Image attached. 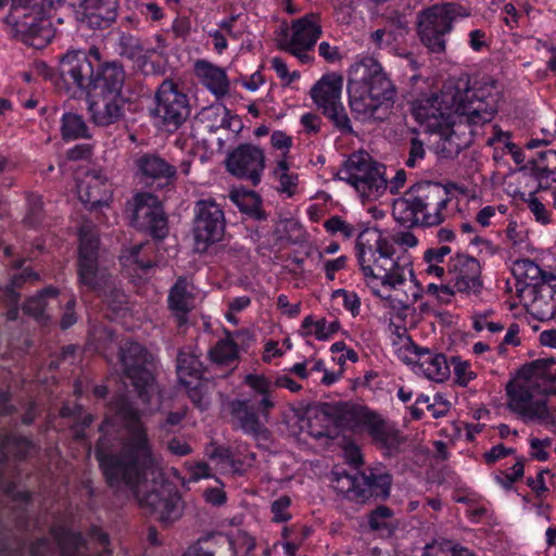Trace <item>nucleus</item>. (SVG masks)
I'll list each match as a JSON object with an SVG mask.
<instances>
[{"label": "nucleus", "mask_w": 556, "mask_h": 556, "mask_svg": "<svg viewBox=\"0 0 556 556\" xmlns=\"http://www.w3.org/2000/svg\"><path fill=\"white\" fill-rule=\"evenodd\" d=\"M110 408L128 432V439L119 452L112 450L106 437H100L94 444V458L101 475L110 489L122 488L137 491L154 466L152 446L142 422V413L127 394H116Z\"/></svg>", "instance_id": "f257e3e1"}, {"label": "nucleus", "mask_w": 556, "mask_h": 556, "mask_svg": "<svg viewBox=\"0 0 556 556\" xmlns=\"http://www.w3.org/2000/svg\"><path fill=\"white\" fill-rule=\"evenodd\" d=\"M500 93L492 80L470 83L468 76L450 79L440 93H421L410 103L414 119L427 134L456 117L469 128L490 123L498 110Z\"/></svg>", "instance_id": "f03ea898"}, {"label": "nucleus", "mask_w": 556, "mask_h": 556, "mask_svg": "<svg viewBox=\"0 0 556 556\" xmlns=\"http://www.w3.org/2000/svg\"><path fill=\"white\" fill-rule=\"evenodd\" d=\"M361 79L348 81L349 105L363 119L383 122L393 112L396 88L382 65L372 55L363 56L357 63Z\"/></svg>", "instance_id": "7ed1b4c3"}, {"label": "nucleus", "mask_w": 556, "mask_h": 556, "mask_svg": "<svg viewBox=\"0 0 556 556\" xmlns=\"http://www.w3.org/2000/svg\"><path fill=\"white\" fill-rule=\"evenodd\" d=\"M448 203V192L442 185L419 181L393 200L392 216L406 229L435 227L445 220Z\"/></svg>", "instance_id": "20e7f679"}, {"label": "nucleus", "mask_w": 556, "mask_h": 556, "mask_svg": "<svg viewBox=\"0 0 556 556\" xmlns=\"http://www.w3.org/2000/svg\"><path fill=\"white\" fill-rule=\"evenodd\" d=\"M126 73L121 62L106 61L98 65L90 90L88 110L97 126L106 127L125 117L132 104L124 90Z\"/></svg>", "instance_id": "39448f33"}, {"label": "nucleus", "mask_w": 556, "mask_h": 556, "mask_svg": "<svg viewBox=\"0 0 556 556\" xmlns=\"http://www.w3.org/2000/svg\"><path fill=\"white\" fill-rule=\"evenodd\" d=\"M356 258L363 275L381 279L382 286L395 288L405 282L404 267L394 258L396 248L377 228L359 232L355 243Z\"/></svg>", "instance_id": "423d86ee"}, {"label": "nucleus", "mask_w": 556, "mask_h": 556, "mask_svg": "<svg viewBox=\"0 0 556 556\" xmlns=\"http://www.w3.org/2000/svg\"><path fill=\"white\" fill-rule=\"evenodd\" d=\"M99 245L98 236L87 228H80L77 257L78 283L99 296L106 298L110 293L114 302L122 304L125 294L114 288L112 275L99 266Z\"/></svg>", "instance_id": "0eeeda50"}, {"label": "nucleus", "mask_w": 556, "mask_h": 556, "mask_svg": "<svg viewBox=\"0 0 556 556\" xmlns=\"http://www.w3.org/2000/svg\"><path fill=\"white\" fill-rule=\"evenodd\" d=\"M471 15V10L458 2H442L418 13L417 33L421 43L432 53L446 50V36L454 29L457 18Z\"/></svg>", "instance_id": "6e6552de"}, {"label": "nucleus", "mask_w": 556, "mask_h": 556, "mask_svg": "<svg viewBox=\"0 0 556 556\" xmlns=\"http://www.w3.org/2000/svg\"><path fill=\"white\" fill-rule=\"evenodd\" d=\"M118 357L125 383L142 404H150L156 391L153 355L142 344L128 341L119 346Z\"/></svg>", "instance_id": "1a4fd4ad"}, {"label": "nucleus", "mask_w": 556, "mask_h": 556, "mask_svg": "<svg viewBox=\"0 0 556 556\" xmlns=\"http://www.w3.org/2000/svg\"><path fill=\"white\" fill-rule=\"evenodd\" d=\"M60 3L61 0H12L15 10L25 11L13 24L15 37L35 48L50 42L53 37L50 16Z\"/></svg>", "instance_id": "9d476101"}, {"label": "nucleus", "mask_w": 556, "mask_h": 556, "mask_svg": "<svg viewBox=\"0 0 556 556\" xmlns=\"http://www.w3.org/2000/svg\"><path fill=\"white\" fill-rule=\"evenodd\" d=\"M101 53L98 48L92 47L88 51H67L60 62V77L65 91L71 97L89 96L98 65H100Z\"/></svg>", "instance_id": "9b49d317"}, {"label": "nucleus", "mask_w": 556, "mask_h": 556, "mask_svg": "<svg viewBox=\"0 0 556 556\" xmlns=\"http://www.w3.org/2000/svg\"><path fill=\"white\" fill-rule=\"evenodd\" d=\"M154 104L152 116L169 132L180 128L191 114L190 98L184 86L170 78L164 79L157 87Z\"/></svg>", "instance_id": "f8f14e48"}, {"label": "nucleus", "mask_w": 556, "mask_h": 556, "mask_svg": "<svg viewBox=\"0 0 556 556\" xmlns=\"http://www.w3.org/2000/svg\"><path fill=\"white\" fill-rule=\"evenodd\" d=\"M345 488L346 498L356 503L383 502L390 496L393 477L379 465L366 467L355 475H344L338 480Z\"/></svg>", "instance_id": "ddd939ff"}, {"label": "nucleus", "mask_w": 556, "mask_h": 556, "mask_svg": "<svg viewBox=\"0 0 556 556\" xmlns=\"http://www.w3.org/2000/svg\"><path fill=\"white\" fill-rule=\"evenodd\" d=\"M130 225L154 242L163 241L169 233L168 216L161 200L149 192H139L129 203Z\"/></svg>", "instance_id": "4468645a"}, {"label": "nucleus", "mask_w": 556, "mask_h": 556, "mask_svg": "<svg viewBox=\"0 0 556 556\" xmlns=\"http://www.w3.org/2000/svg\"><path fill=\"white\" fill-rule=\"evenodd\" d=\"M346 180L363 197L378 198L387 189L386 167L365 152L352 153L344 164Z\"/></svg>", "instance_id": "2eb2a0df"}, {"label": "nucleus", "mask_w": 556, "mask_h": 556, "mask_svg": "<svg viewBox=\"0 0 556 556\" xmlns=\"http://www.w3.org/2000/svg\"><path fill=\"white\" fill-rule=\"evenodd\" d=\"M292 33L286 30L279 40L278 48L299 60L301 64H311L315 56L314 48L323 34L320 16L307 13L292 22Z\"/></svg>", "instance_id": "dca6fc26"}, {"label": "nucleus", "mask_w": 556, "mask_h": 556, "mask_svg": "<svg viewBox=\"0 0 556 556\" xmlns=\"http://www.w3.org/2000/svg\"><path fill=\"white\" fill-rule=\"evenodd\" d=\"M137 496L139 505L148 509L163 525H170L182 515L181 493L169 480L154 482L148 492Z\"/></svg>", "instance_id": "f3484780"}, {"label": "nucleus", "mask_w": 556, "mask_h": 556, "mask_svg": "<svg viewBox=\"0 0 556 556\" xmlns=\"http://www.w3.org/2000/svg\"><path fill=\"white\" fill-rule=\"evenodd\" d=\"M225 166L231 176L257 187L266 167L265 151L251 142L239 143L227 153Z\"/></svg>", "instance_id": "a211bd4d"}, {"label": "nucleus", "mask_w": 556, "mask_h": 556, "mask_svg": "<svg viewBox=\"0 0 556 556\" xmlns=\"http://www.w3.org/2000/svg\"><path fill=\"white\" fill-rule=\"evenodd\" d=\"M228 412L233 429L242 431L256 441L267 442L271 438L270 430L265 426L269 415H264L256 402V396L233 399L228 403Z\"/></svg>", "instance_id": "6ab92c4d"}, {"label": "nucleus", "mask_w": 556, "mask_h": 556, "mask_svg": "<svg viewBox=\"0 0 556 556\" xmlns=\"http://www.w3.org/2000/svg\"><path fill=\"white\" fill-rule=\"evenodd\" d=\"M226 220L223 208L214 200H200L194 207L193 233L198 249L206 250L225 233Z\"/></svg>", "instance_id": "aec40b11"}, {"label": "nucleus", "mask_w": 556, "mask_h": 556, "mask_svg": "<svg viewBox=\"0 0 556 556\" xmlns=\"http://www.w3.org/2000/svg\"><path fill=\"white\" fill-rule=\"evenodd\" d=\"M204 365L199 356L180 351L176 359V372L179 383L185 387L188 397L201 412L208 408L206 383L203 379Z\"/></svg>", "instance_id": "412c9836"}, {"label": "nucleus", "mask_w": 556, "mask_h": 556, "mask_svg": "<svg viewBox=\"0 0 556 556\" xmlns=\"http://www.w3.org/2000/svg\"><path fill=\"white\" fill-rule=\"evenodd\" d=\"M507 406L510 412L519 415L523 421H546L552 414L545 400H533L529 387L515 381L506 386Z\"/></svg>", "instance_id": "4be33fe9"}, {"label": "nucleus", "mask_w": 556, "mask_h": 556, "mask_svg": "<svg viewBox=\"0 0 556 556\" xmlns=\"http://www.w3.org/2000/svg\"><path fill=\"white\" fill-rule=\"evenodd\" d=\"M80 27L103 30L116 21L118 0H76L72 3Z\"/></svg>", "instance_id": "5701e85b"}, {"label": "nucleus", "mask_w": 556, "mask_h": 556, "mask_svg": "<svg viewBox=\"0 0 556 556\" xmlns=\"http://www.w3.org/2000/svg\"><path fill=\"white\" fill-rule=\"evenodd\" d=\"M448 271L459 294L479 296L483 289L480 262L468 254L457 253L450 258Z\"/></svg>", "instance_id": "b1692460"}, {"label": "nucleus", "mask_w": 556, "mask_h": 556, "mask_svg": "<svg viewBox=\"0 0 556 556\" xmlns=\"http://www.w3.org/2000/svg\"><path fill=\"white\" fill-rule=\"evenodd\" d=\"M361 424L371 442L388 454H395L403 443L400 430L390 425L380 414L369 408H363Z\"/></svg>", "instance_id": "393cba45"}, {"label": "nucleus", "mask_w": 556, "mask_h": 556, "mask_svg": "<svg viewBox=\"0 0 556 556\" xmlns=\"http://www.w3.org/2000/svg\"><path fill=\"white\" fill-rule=\"evenodd\" d=\"M77 193L85 208L94 212L109 205L113 191L109 179L100 170H92L77 185Z\"/></svg>", "instance_id": "a878e982"}, {"label": "nucleus", "mask_w": 556, "mask_h": 556, "mask_svg": "<svg viewBox=\"0 0 556 556\" xmlns=\"http://www.w3.org/2000/svg\"><path fill=\"white\" fill-rule=\"evenodd\" d=\"M137 173L140 180L147 185L157 182L168 186L177 177V168L156 153H143L136 160Z\"/></svg>", "instance_id": "bb28decb"}, {"label": "nucleus", "mask_w": 556, "mask_h": 556, "mask_svg": "<svg viewBox=\"0 0 556 556\" xmlns=\"http://www.w3.org/2000/svg\"><path fill=\"white\" fill-rule=\"evenodd\" d=\"M119 263L124 269L136 276L147 274L157 265V251L149 241L124 249L119 255Z\"/></svg>", "instance_id": "cd10ccee"}, {"label": "nucleus", "mask_w": 556, "mask_h": 556, "mask_svg": "<svg viewBox=\"0 0 556 556\" xmlns=\"http://www.w3.org/2000/svg\"><path fill=\"white\" fill-rule=\"evenodd\" d=\"M462 125L469 127L466 123H460L458 118L454 117L446 122V126L442 125L440 129L430 132V135L438 136V140L433 141L432 144L435 153L441 159L456 157L469 143V140L463 138L456 130V127Z\"/></svg>", "instance_id": "c85d7f7f"}, {"label": "nucleus", "mask_w": 556, "mask_h": 556, "mask_svg": "<svg viewBox=\"0 0 556 556\" xmlns=\"http://www.w3.org/2000/svg\"><path fill=\"white\" fill-rule=\"evenodd\" d=\"M417 357L419 366L427 378L442 382L450 376V366L443 353H434L428 348L410 342L409 349Z\"/></svg>", "instance_id": "c756f323"}, {"label": "nucleus", "mask_w": 556, "mask_h": 556, "mask_svg": "<svg viewBox=\"0 0 556 556\" xmlns=\"http://www.w3.org/2000/svg\"><path fill=\"white\" fill-rule=\"evenodd\" d=\"M192 291L193 285L185 276H179L168 291V308L178 317L179 324L186 321V316L192 308Z\"/></svg>", "instance_id": "7c9ffc66"}, {"label": "nucleus", "mask_w": 556, "mask_h": 556, "mask_svg": "<svg viewBox=\"0 0 556 556\" xmlns=\"http://www.w3.org/2000/svg\"><path fill=\"white\" fill-rule=\"evenodd\" d=\"M342 88V76L326 74L311 89V98L319 109L337 104L341 102Z\"/></svg>", "instance_id": "2f4dec72"}, {"label": "nucleus", "mask_w": 556, "mask_h": 556, "mask_svg": "<svg viewBox=\"0 0 556 556\" xmlns=\"http://www.w3.org/2000/svg\"><path fill=\"white\" fill-rule=\"evenodd\" d=\"M195 72L201 78L202 84L216 98L225 97L228 93L229 79L225 70L207 61L200 60L195 63Z\"/></svg>", "instance_id": "473e14b6"}, {"label": "nucleus", "mask_w": 556, "mask_h": 556, "mask_svg": "<svg viewBox=\"0 0 556 556\" xmlns=\"http://www.w3.org/2000/svg\"><path fill=\"white\" fill-rule=\"evenodd\" d=\"M244 383L250 387L256 395V402L264 415H270V410L275 407V386L270 379L264 375L249 374L244 378Z\"/></svg>", "instance_id": "72a5a7b5"}, {"label": "nucleus", "mask_w": 556, "mask_h": 556, "mask_svg": "<svg viewBox=\"0 0 556 556\" xmlns=\"http://www.w3.org/2000/svg\"><path fill=\"white\" fill-rule=\"evenodd\" d=\"M231 201L238 210L245 215V219L266 220L267 213L263 208V200L255 191H235L230 194Z\"/></svg>", "instance_id": "f704fd0d"}, {"label": "nucleus", "mask_w": 556, "mask_h": 556, "mask_svg": "<svg viewBox=\"0 0 556 556\" xmlns=\"http://www.w3.org/2000/svg\"><path fill=\"white\" fill-rule=\"evenodd\" d=\"M61 136L65 142L90 139V129L84 117L76 113L65 112L61 117Z\"/></svg>", "instance_id": "c9c22d12"}, {"label": "nucleus", "mask_w": 556, "mask_h": 556, "mask_svg": "<svg viewBox=\"0 0 556 556\" xmlns=\"http://www.w3.org/2000/svg\"><path fill=\"white\" fill-rule=\"evenodd\" d=\"M60 294L56 287L48 286L38 291L35 295L28 298L22 309L25 315L36 320H42L46 316L47 299H55Z\"/></svg>", "instance_id": "e433bc0d"}, {"label": "nucleus", "mask_w": 556, "mask_h": 556, "mask_svg": "<svg viewBox=\"0 0 556 556\" xmlns=\"http://www.w3.org/2000/svg\"><path fill=\"white\" fill-rule=\"evenodd\" d=\"M226 337L218 340L208 351L212 363L217 365H230L239 359V346L231 338V332L225 329Z\"/></svg>", "instance_id": "4c0bfd02"}, {"label": "nucleus", "mask_w": 556, "mask_h": 556, "mask_svg": "<svg viewBox=\"0 0 556 556\" xmlns=\"http://www.w3.org/2000/svg\"><path fill=\"white\" fill-rule=\"evenodd\" d=\"M289 169L290 164L288 160L281 157L276 161L271 175L274 179L279 182L278 191L291 198L295 193L299 175L296 173H291Z\"/></svg>", "instance_id": "58836bf2"}, {"label": "nucleus", "mask_w": 556, "mask_h": 556, "mask_svg": "<svg viewBox=\"0 0 556 556\" xmlns=\"http://www.w3.org/2000/svg\"><path fill=\"white\" fill-rule=\"evenodd\" d=\"M321 110L323 115L332 124L333 128L343 136L353 135L351 118L342 102L327 105Z\"/></svg>", "instance_id": "ea45409f"}, {"label": "nucleus", "mask_w": 556, "mask_h": 556, "mask_svg": "<svg viewBox=\"0 0 556 556\" xmlns=\"http://www.w3.org/2000/svg\"><path fill=\"white\" fill-rule=\"evenodd\" d=\"M61 413L64 417H74V425L72 426L73 435L78 441L85 440L87 430L94 420L93 415L84 412L80 405H75L74 408L63 407Z\"/></svg>", "instance_id": "a19ab883"}, {"label": "nucleus", "mask_w": 556, "mask_h": 556, "mask_svg": "<svg viewBox=\"0 0 556 556\" xmlns=\"http://www.w3.org/2000/svg\"><path fill=\"white\" fill-rule=\"evenodd\" d=\"M535 301L552 302L551 314L556 316V275L548 274L543 276V282H536L533 286Z\"/></svg>", "instance_id": "79ce46f5"}, {"label": "nucleus", "mask_w": 556, "mask_h": 556, "mask_svg": "<svg viewBox=\"0 0 556 556\" xmlns=\"http://www.w3.org/2000/svg\"><path fill=\"white\" fill-rule=\"evenodd\" d=\"M556 364L554 357L538 358L521 369L527 379L539 378L548 382V376H552V367Z\"/></svg>", "instance_id": "37998d69"}, {"label": "nucleus", "mask_w": 556, "mask_h": 556, "mask_svg": "<svg viewBox=\"0 0 556 556\" xmlns=\"http://www.w3.org/2000/svg\"><path fill=\"white\" fill-rule=\"evenodd\" d=\"M45 219L43 202L40 195L31 194L27 198V211L24 224L30 228H39Z\"/></svg>", "instance_id": "c03bdc74"}, {"label": "nucleus", "mask_w": 556, "mask_h": 556, "mask_svg": "<svg viewBox=\"0 0 556 556\" xmlns=\"http://www.w3.org/2000/svg\"><path fill=\"white\" fill-rule=\"evenodd\" d=\"M393 510L386 506L379 505L367 515V523L371 531L389 530V522L393 518Z\"/></svg>", "instance_id": "a18cd8bd"}, {"label": "nucleus", "mask_w": 556, "mask_h": 556, "mask_svg": "<svg viewBox=\"0 0 556 556\" xmlns=\"http://www.w3.org/2000/svg\"><path fill=\"white\" fill-rule=\"evenodd\" d=\"M510 472L500 471L495 476V482L500 484L506 491L513 490L514 483L519 481L525 475V463L522 459H518L515 465L510 468Z\"/></svg>", "instance_id": "49530a36"}, {"label": "nucleus", "mask_w": 556, "mask_h": 556, "mask_svg": "<svg viewBox=\"0 0 556 556\" xmlns=\"http://www.w3.org/2000/svg\"><path fill=\"white\" fill-rule=\"evenodd\" d=\"M51 532L59 543H68L74 547V551H78V548L86 546V540L78 531L61 527L52 529Z\"/></svg>", "instance_id": "de8ad7c7"}, {"label": "nucleus", "mask_w": 556, "mask_h": 556, "mask_svg": "<svg viewBox=\"0 0 556 556\" xmlns=\"http://www.w3.org/2000/svg\"><path fill=\"white\" fill-rule=\"evenodd\" d=\"M291 503V498L288 495H281L275 500L270 505V511L273 514L271 521L275 523L289 521L292 518V515L288 510Z\"/></svg>", "instance_id": "09e8293b"}, {"label": "nucleus", "mask_w": 556, "mask_h": 556, "mask_svg": "<svg viewBox=\"0 0 556 556\" xmlns=\"http://www.w3.org/2000/svg\"><path fill=\"white\" fill-rule=\"evenodd\" d=\"M451 362L454 366V374L458 386L467 387L470 381L477 378V374L470 369L469 362L462 361L457 356H453Z\"/></svg>", "instance_id": "8fccbe9b"}, {"label": "nucleus", "mask_w": 556, "mask_h": 556, "mask_svg": "<svg viewBox=\"0 0 556 556\" xmlns=\"http://www.w3.org/2000/svg\"><path fill=\"white\" fill-rule=\"evenodd\" d=\"M324 228L330 235L340 232L346 239L352 238L355 232L354 226L343 220L339 215H333L325 220Z\"/></svg>", "instance_id": "3c124183"}, {"label": "nucleus", "mask_w": 556, "mask_h": 556, "mask_svg": "<svg viewBox=\"0 0 556 556\" xmlns=\"http://www.w3.org/2000/svg\"><path fill=\"white\" fill-rule=\"evenodd\" d=\"M531 168L547 173L556 170V150H545L538 153V157L530 162Z\"/></svg>", "instance_id": "603ef678"}, {"label": "nucleus", "mask_w": 556, "mask_h": 556, "mask_svg": "<svg viewBox=\"0 0 556 556\" xmlns=\"http://www.w3.org/2000/svg\"><path fill=\"white\" fill-rule=\"evenodd\" d=\"M11 446L14 448V457L17 460H26L34 448V442L25 435L14 434Z\"/></svg>", "instance_id": "864d4df0"}, {"label": "nucleus", "mask_w": 556, "mask_h": 556, "mask_svg": "<svg viewBox=\"0 0 556 556\" xmlns=\"http://www.w3.org/2000/svg\"><path fill=\"white\" fill-rule=\"evenodd\" d=\"M219 113H223V116H222V119H220V124L219 126H214V125H208L207 127L210 128V132H215L217 128L219 127H223V128H230L231 125H230V119H231V114H230V111L224 106V105H217V106H210V108H204L201 112V115L203 117H211L212 115H219Z\"/></svg>", "instance_id": "5fc2aeb1"}, {"label": "nucleus", "mask_w": 556, "mask_h": 556, "mask_svg": "<svg viewBox=\"0 0 556 556\" xmlns=\"http://www.w3.org/2000/svg\"><path fill=\"white\" fill-rule=\"evenodd\" d=\"M340 329L339 320L327 323L325 318L318 319L316 329H314V336L319 341L329 340Z\"/></svg>", "instance_id": "6e6d98bb"}, {"label": "nucleus", "mask_w": 556, "mask_h": 556, "mask_svg": "<svg viewBox=\"0 0 556 556\" xmlns=\"http://www.w3.org/2000/svg\"><path fill=\"white\" fill-rule=\"evenodd\" d=\"M453 540H435L425 546L422 556H447L453 548Z\"/></svg>", "instance_id": "4d7b16f0"}, {"label": "nucleus", "mask_w": 556, "mask_h": 556, "mask_svg": "<svg viewBox=\"0 0 556 556\" xmlns=\"http://www.w3.org/2000/svg\"><path fill=\"white\" fill-rule=\"evenodd\" d=\"M255 539L249 534L239 536L236 541L230 542L235 556H247L255 548Z\"/></svg>", "instance_id": "13d9d810"}, {"label": "nucleus", "mask_w": 556, "mask_h": 556, "mask_svg": "<svg viewBox=\"0 0 556 556\" xmlns=\"http://www.w3.org/2000/svg\"><path fill=\"white\" fill-rule=\"evenodd\" d=\"M270 144L274 149L282 151V157L287 159V154L293 144L291 136L282 130H274L270 136Z\"/></svg>", "instance_id": "bf43d9fd"}, {"label": "nucleus", "mask_w": 556, "mask_h": 556, "mask_svg": "<svg viewBox=\"0 0 556 556\" xmlns=\"http://www.w3.org/2000/svg\"><path fill=\"white\" fill-rule=\"evenodd\" d=\"M515 453V450L511 447H506L503 443H498L492 446L489 451L483 454V459L486 465H494L496 462L511 455Z\"/></svg>", "instance_id": "052dcab7"}, {"label": "nucleus", "mask_w": 556, "mask_h": 556, "mask_svg": "<svg viewBox=\"0 0 556 556\" xmlns=\"http://www.w3.org/2000/svg\"><path fill=\"white\" fill-rule=\"evenodd\" d=\"M76 305L77 301L74 296L66 302L60 319V328L62 330H67L77 323Z\"/></svg>", "instance_id": "680f3d73"}, {"label": "nucleus", "mask_w": 556, "mask_h": 556, "mask_svg": "<svg viewBox=\"0 0 556 556\" xmlns=\"http://www.w3.org/2000/svg\"><path fill=\"white\" fill-rule=\"evenodd\" d=\"M543 173L536 170V168H531V175L538 181V191L541 190H556V170Z\"/></svg>", "instance_id": "e2e57ef3"}, {"label": "nucleus", "mask_w": 556, "mask_h": 556, "mask_svg": "<svg viewBox=\"0 0 556 556\" xmlns=\"http://www.w3.org/2000/svg\"><path fill=\"white\" fill-rule=\"evenodd\" d=\"M528 207L534 215L536 222L543 225H546L551 222L545 205L534 195V193L529 194Z\"/></svg>", "instance_id": "0e129e2a"}, {"label": "nucleus", "mask_w": 556, "mask_h": 556, "mask_svg": "<svg viewBox=\"0 0 556 556\" xmlns=\"http://www.w3.org/2000/svg\"><path fill=\"white\" fill-rule=\"evenodd\" d=\"M552 444V440L549 438L539 439L531 438L530 439V447L532 448V457L539 462H546L549 457L548 453L545 451Z\"/></svg>", "instance_id": "69168bd1"}, {"label": "nucleus", "mask_w": 556, "mask_h": 556, "mask_svg": "<svg viewBox=\"0 0 556 556\" xmlns=\"http://www.w3.org/2000/svg\"><path fill=\"white\" fill-rule=\"evenodd\" d=\"M545 473H549V470L543 469L538 472L535 478H527V485L535 493V496L539 498L543 497L548 492V488L546 486L544 479Z\"/></svg>", "instance_id": "338daca9"}, {"label": "nucleus", "mask_w": 556, "mask_h": 556, "mask_svg": "<svg viewBox=\"0 0 556 556\" xmlns=\"http://www.w3.org/2000/svg\"><path fill=\"white\" fill-rule=\"evenodd\" d=\"M492 513L485 505H475L466 509L467 519L475 525L482 523L491 518Z\"/></svg>", "instance_id": "774afa93"}]
</instances>
